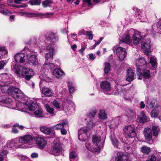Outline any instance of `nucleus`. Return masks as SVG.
Returning a JSON list of instances; mask_svg holds the SVG:
<instances>
[{
    "label": "nucleus",
    "mask_w": 161,
    "mask_h": 161,
    "mask_svg": "<svg viewBox=\"0 0 161 161\" xmlns=\"http://www.w3.org/2000/svg\"><path fill=\"white\" fill-rule=\"evenodd\" d=\"M120 41L128 44H130L131 43V38L130 35L127 33L123 36Z\"/></svg>",
    "instance_id": "27"
},
{
    "label": "nucleus",
    "mask_w": 161,
    "mask_h": 161,
    "mask_svg": "<svg viewBox=\"0 0 161 161\" xmlns=\"http://www.w3.org/2000/svg\"><path fill=\"white\" fill-rule=\"evenodd\" d=\"M8 90L11 92L13 97L21 99L23 97L24 95L21 91L14 86H10Z\"/></svg>",
    "instance_id": "13"
},
{
    "label": "nucleus",
    "mask_w": 161,
    "mask_h": 161,
    "mask_svg": "<svg viewBox=\"0 0 161 161\" xmlns=\"http://www.w3.org/2000/svg\"><path fill=\"white\" fill-rule=\"evenodd\" d=\"M32 43H34V44L36 46L35 47L38 46L41 49L43 48L42 47V46L44 43L43 42H37L36 39L35 38H32Z\"/></svg>",
    "instance_id": "42"
},
{
    "label": "nucleus",
    "mask_w": 161,
    "mask_h": 161,
    "mask_svg": "<svg viewBox=\"0 0 161 161\" xmlns=\"http://www.w3.org/2000/svg\"><path fill=\"white\" fill-rule=\"evenodd\" d=\"M161 111V107L160 106L155 107L151 112V117L154 118L157 117Z\"/></svg>",
    "instance_id": "25"
},
{
    "label": "nucleus",
    "mask_w": 161,
    "mask_h": 161,
    "mask_svg": "<svg viewBox=\"0 0 161 161\" xmlns=\"http://www.w3.org/2000/svg\"><path fill=\"white\" fill-rule=\"evenodd\" d=\"M23 68L22 66L19 64H15L14 66V70L16 74L18 76H20L21 70Z\"/></svg>",
    "instance_id": "30"
},
{
    "label": "nucleus",
    "mask_w": 161,
    "mask_h": 161,
    "mask_svg": "<svg viewBox=\"0 0 161 161\" xmlns=\"http://www.w3.org/2000/svg\"><path fill=\"white\" fill-rule=\"evenodd\" d=\"M33 137L31 135H26L20 137L19 139V146L20 148H25L27 147L26 144H32Z\"/></svg>",
    "instance_id": "3"
},
{
    "label": "nucleus",
    "mask_w": 161,
    "mask_h": 161,
    "mask_svg": "<svg viewBox=\"0 0 161 161\" xmlns=\"http://www.w3.org/2000/svg\"><path fill=\"white\" fill-rule=\"evenodd\" d=\"M126 80L128 81H131L134 80V72L131 69L129 68L126 72Z\"/></svg>",
    "instance_id": "23"
},
{
    "label": "nucleus",
    "mask_w": 161,
    "mask_h": 161,
    "mask_svg": "<svg viewBox=\"0 0 161 161\" xmlns=\"http://www.w3.org/2000/svg\"><path fill=\"white\" fill-rule=\"evenodd\" d=\"M61 133L63 135H65L67 134V131L64 128H62L61 130Z\"/></svg>",
    "instance_id": "63"
},
{
    "label": "nucleus",
    "mask_w": 161,
    "mask_h": 161,
    "mask_svg": "<svg viewBox=\"0 0 161 161\" xmlns=\"http://www.w3.org/2000/svg\"><path fill=\"white\" fill-rule=\"evenodd\" d=\"M123 142L124 143V146L125 149H126L127 151L130 150L132 149V145L131 143H130L128 141L126 140L123 141Z\"/></svg>",
    "instance_id": "40"
},
{
    "label": "nucleus",
    "mask_w": 161,
    "mask_h": 161,
    "mask_svg": "<svg viewBox=\"0 0 161 161\" xmlns=\"http://www.w3.org/2000/svg\"><path fill=\"white\" fill-rule=\"evenodd\" d=\"M1 13L5 15H9L12 14L10 11L7 9H3L1 10Z\"/></svg>",
    "instance_id": "54"
},
{
    "label": "nucleus",
    "mask_w": 161,
    "mask_h": 161,
    "mask_svg": "<svg viewBox=\"0 0 161 161\" xmlns=\"http://www.w3.org/2000/svg\"><path fill=\"white\" fill-rule=\"evenodd\" d=\"M41 131L46 134H50L52 130L51 128L47 127L45 126H42L40 128Z\"/></svg>",
    "instance_id": "33"
},
{
    "label": "nucleus",
    "mask_w": 161,
    "mask_h": 161,
    "mask_svg": "<svg viewBox=\"0 0 161 161\" xmlns=\"http://www.w3.org/2000/svg\"><path fill=\"white\" fill-rule=\"evenodd\" d=\"M120 122V118L117 117L114 119L112 122V126L113 127H116L119 125Z\"/></svg>",
    "instance_id": "37"
},
{
    "label": "nucleus",
    "mask_w": 161,
    "mask_h": 161,
    "mask_svg": "<svg viewBox=\"0 0 161 161\" xmlns=\"http://www.w3.org/2000/svg\"><path fill=\"white\" fill-rule=\"evenodd\" d=\"M103 39V38L101 37L99 39V40H98V41L94 40V41L95 42V44L93 46H91L90 47V48L91 49H94L97 45H99L100 43Z\"/></svg>",
    "instance_id": "49"
},
{
    "label": "nucleus",
    "mask_w": 161,
    "mask_h": 161,
    "mask_svg": "<svg viewBox=\"0 0 161 161\" xmlns=\"http://www.w3.org/2000/svg\"><path fill=\"white\" fill-rule=\"evenodd\" d=\"M11 75L4 73L0 75V86H7L11 83Z\"/></svg>",
    "instance_id": "6"
},
{
    "label": "nucleus",
    "mask_w": 161,
    "mask_h": 161,
    "mask_svg": "<svg viewBox=\"0 0 161 161\" xmlns=\"http://www.w3.org/2000/svg\"><path fill=\"white\" fill-rule=\"evenodd\" d=\"M53 75L58 78H60L62 76L65 75V73L63 70L59 68H56L54 69Z\"/></svg>",
    "instance_id": "24"
},
{
    "label": "nucleus",
    "mask_w": 161,
    "mask_h": 161,
    "mask_svg": "<svg viewBox=\"0 0 161 161\" xmlns=\"http://www.w3.org/2000/svg\"><path fill=\"white\" fill-rule=\"evenodd\" d=\"M97 112L96 110H90L87 114L88 117L90 119L87 124L88 127L86 128H81V133L82 132V135L84 136V138L83 139V141H85L87 138V133L95 125L96 123L93 122L92 119L96 115ZM81 135H82L81 133Z\"/></svg>",
    "instance_id": "2"
},
{
    "label": "nucleus",
    "mask_w": 161,
    "mask_h": 161,
    "mask_svg": "<svg viewBox=\"0 0 161 161\" xmlns=\"http://www.w3.org/2000/svg\"><path fill=\"white\" fill-rule=\"evenodd\" d=\"M156 157L154 154H151L149 156L147 161H156Z\"/></svg>",
    "instance_id": "55"
},
{
    "label": "nucleus",
    "mask_w": 161,
    "mask_h": 161,
    "mask_svg": "<svg viewBox=\"0 0 161 161\" xmlns=\"http://www.w3.org/2000/svg\"><path fill=\"white\" fill-rule=\"evenodd\" d=\"M115 89L116 90L114 91V94L115 95H118L119 93H121V92L123 91L120 86H117Z\"/></svg>",
    "instance_id": "47"
},
{
    "label": "nucleus",
    "mask_w": 161,
    "mask_h": 161,
    "mask_svg": "<svg viewBox=\"0 0 161 161\" xmlns=\"http://www.w3.org/2000/svg\"><path fill=\"white\" fill-rule=\"evenodd\" d=\"M34 116L36 117L41 118L43 117L42 111V109L36 110L34 113Z\"/></svg>",
    "instance_id": "43"
},
{
    "label": "nucleus",
    "mask_w": 161,
    "mask_h": 161,
    "mask_svg": "<svg viewBox=\"0 0 161 161\" xmlns=\"http://www.w3.org/2000/svg\"><path fill=\"white\" fill-rule=\"evenodd\" d=\"M41 3V1L37 0H31L29 2V3L31 5H39Z\"/></svg>",
    "instance_id": "50"
},
{
    "label": "nucleus",
    "mask_w": 161,
    "mask_h": 161,
    "mask_svg": "<svg viewBox=\"0 0 161 161\" xmlns=\"http://www.w3.org/2000/svg\"><path fill=\"white\" fill-rule=\"evenodd\" d=\"M92 141L94 146L95 149L94 151L99 153L103 146V144L101 142V137L98 135H94L92 136Z\"/></svg>",
    "instance_id": "10"
},
{
    "label": "nucleus",
    "mask_w": 161,
    "mask_h": 161,
    "mask_svg": "<svg viewBox=\"0 0 161 161\" xmlns=\"http://www.w3.org/2000/svg\"><path fill=\"white\" fill-rule=\"evenodd\" d=\"M152 129L153 131V134L155 136H157L160 130L159 127L157 125H154L153 126Z\"/></svg>",
    "instance_id": "46"
},
{
    "label": "nucleus",
    "mask_w": 161,
    "mask_h": 161,
    "mask_svg": "<svg viewBox=\"0 0 161 161\" xmlns=\"http://www.w3.org/2000/svg\"><path fill=\"white\" fill-rule=\"evenodd\" d=\"M125 48L121 47H118L117 49V55L119 59L120 60H123L125 57L126 52Z\"/></svg>",
    "instance_id": "18"
},
{
    "label": "nucleus",
    "mask_w": 161,
    "mask_h": 161,
    "mask_svg": "<svg viewBox=\"0 0 161 161\" xmlns=\"http://www.w3.org/2000/svg\"><path fill=\"white\" fill-rule=\"evenodd\" d=\"M19 126V124L16 123L12 127V132L14 134H17L19 133V131L16 128Z\"/></svg>",
    "instance_id": "48"
},
{
    "label": "nucleus",
    "mask_w": 161,
    "mask_h": 161,
    "mask_svg": "<svg viewBox=\"0 0 161 161\" xmlns=\"http://www.w3.org/2000/svg\"><path fill=\"white\" fill-rule=\"evenodd\" d=\"M148 58L149 59V62L151 64L152 67L154 68H156L157 67L156 58L152 56L148 57Z\"/></svg>",
    "instance_id": "34"
},
{
    "label": "nucleus",
    "mask_w": 161,
    "mask_h": 161,
    "mask_svg": "<svg viewBox=\"0 0 161 161\" xmlns=\"http://www.w3.org/2000/svg\"><path fill=\"white\" fill-rule=\"evenodd\" d=\"M8 152L6 150H3L0 153V161H3L4 159L6 157Z\"/></svg>",
    "instance_id": "44"
},
{
    "label": "nucleus",
    "mask_w": 161,
    "mask_h": 161,
    "mask_svg": "<svg viewBox=\"0 0 161 161\" xmlns=\"http://www.w3.org/2000/svg\"><path fill=\"white\" fill-rule=\"evenodd\" d=\"M151 46V41L150 39H146L142 42L141 48L144 51L145 55H148L150 54Z\"/></svg>",
    "instance_id": "5"
},
{
    "label": "nucleus",
    "mask_w": 161,
    "mask_h": 161,
    "mask_svg": "<svg viewBox=\"0 0 161 161\" xmlns=\"http://www.w3.org/2000/svg\"><path fill=\"white\" fill-rule=\"evenodd\" d=\"M147 107L149 108H153L157 102L154 99H149L148 98L147 101Z\"/></svg>",
    "instance_id": "31"
},
{
    "label": "nucleus",
    "mask_w": 161,
    "mask_h": 161,
    "mask_svg": "<svg viewBox=\"0 0 161 161\" xmlns=\"http://www.w3.org/2000/svg\"><path fill=\"white\" fill-rule=\"evenodd\" d=\"M138 119L139 122L143 123L147 121V118L144 113L142 111L138 116Z\"/></svg>",
    "instance_id": "28"
},
{
    "label": "nucleus",
    "mask_w": 161,
    "mask_h": 161,
    "mask_svg": "<svg viewBox=\"0 0 161 161\" xmlns=\"http://www.w3.org/2000/svg\"><path fill=\"white\" fill-rule=\"evenodd\" d=\"M128 159V156L120 152H118L115 157V160L116 161H127Z\"/></svg>",
    "instance_id": "20"
},
{
    "label": "nucleus",
    "mask_w": 161,
    "mask_h": 161,
    "mask_svg": "<svg viewBox=\"0 0 161 161\" xmlns=\"http://www.w3.org/2000/svg\"><path fill=\"white\" fill-rule=\"evenodd\" d=\"M36 146L40 149H43L45 148L47 144L46 140L43 137L38 136L34 138Z\"/></svg>",
    "instance_id": "12"
},
{
    "label": "nucleus",
    "mask_w": 161,
    "mask_h": 161,
    "mask_svg": "<svg viewBox=\"0 0 161 161\" xmlns=\"http://www.w3.org/2000/svg\"><path fill=\"white\" fill-rule=\"evenodd\" d=\"M135 114L136 113L134 111L131 109H128L127 111L126 116L128 120L131 121Z\"/></svg>",
    "instance_id": "29"
},
{
    "label": "nucleus",
    "mask_w": 161,
    "mask_h": 161,
    "mask_svg": "<svg viewBox=\"0 0 161 161\" xmlns=\"http://www.w3.org/2000/svg\"><path fill=\"white\" fill-rule=\"evenodd\" d=\"M143 134L147 141H149L152 139L153 133L151 129L148 127L145 128L143 130Z\"/></svg>",
    "instance_id": "21"
},
{
    "label": "nucleus",
    "mask_w": 161,
    "mask_h": 161,
    "mask_svg": "<svg viewBox=\"0 0 161 161\" xmlns=\"http://www.w3.org/2000/svg\"><path fill=\"white\" fill-rule=\"evenodd\" d=\"M111 71L110 64L109 63L105 64L104 69V73L105 75H108L110 74L109 72Z\"/></svg>",
    "instance_id": "41"
},
{
    "label": "nucleus",
    "mask_w": 161,
    "mask_h": 161,
    "mask_svg": "<svg viewBox=\"0 0 161 161\" xmlns=\"http://www.w3.org/2000/svg\"><path fill=\"white\" fill-rule=\"evenodd\" d=\"M54 14V13L51 12H47L44 14L42 13H33L26 12L25 16L28 17L41 16L44 18H48L53 15Z\"/></svg>",
    "instance_id": "14"
},
{
    "label": "nucleus",
    "mask_w": 161,
    "mask_h": 161,
    "mask_svg": "<svg viewBox=\"0 0 161 161\" xmlns=\"http://www.w3.org/2000/svg\"><path fill=\"white\" fill-rule=\"evenodd\" d=\"M5 63L3 61H0V69H2L4 67Z\"/></svg>",
    "instance_id": "62"
},
{
    "label": "nucleus",
    "mask_w": 161,
    "mask_h": 161,
    "mask_svg": "<svg viewBox=\"0 0 161 161\" xmlns=\"http://www.w3.org/2000/svg\"><path fill=\"white\" fill-rule=\"evenodd\" d=\"M50 62L45 61L44 64L43 65V66L45 68H47V69H53L55 66V64L53 63H51Z\"/></svg>",
    "instance_id": "39"
},
{
    "label": "nucleus",
    "mask_w": 161,
    "mask_h": 161,
    "mask_svg": "<svg viewBox=\"0 0 161 161\" xmlns=\"http://www.w3.org/2000/svg\"><path fill=\"white\" fill-rule=\"evenodd\" d=\"M27 49H29L25 48L24 51L14 56V58L16 62L18 63H23L27 60V54H26V51Z\"/></svg>",
    "instance_id": "9"
},
{
    "label": "nucleus",
    "mask_w": 161,
    "mask_h": 161,
    "mask_svg": "<svg viewBox=\"0 0 161 161\" xmlns=\"http://www.w3.org/2000/svg\"><path fill=\"white\" fill-rule=\"evenodd\" d=\"M42 4L43 7L44 8H46L48 6L49 7L50 6V4L48 3V2H47L46 0L42 2Z\"/></svg>",
    "instance_id": "59"
},
{
    "label": "nucleus",
    "mask_w": 161,
    "mask_h": 161,
    "mask_svg": "<svg viewBox=\"0 0 161 161\" xmlns=\"http://www.w3.org/2000/svg\"><path fill=\"white\" fill-rule=\"evenodd\" d=\"M132 31H134V34L132 36V40L134 45H138L139 42L142 39V36L140 32L137 31L132 29Z\"/></svg>",
    "instance_id": "15"
},
{
    "label": "nucleus",
    "mask_w": 161,
    "mask_h": 161,
    "mask_svg": "<svg viewBox=\"0 0 161 161\" xmlns=\"http://www.w3.org/2000/svg\"><path fill=\"white\" fill-rule=\"evenodd\" d=\"M101 88L103 91L106 93L107 92L110 91L111 89V86L110 82L105 80L102 81L100 83Z\"/></svg>",
    "instance_id": "17"
},
{
    "label": "nucleus",
    "mask_w": 161,
    "mask_h": 161,
    "mask_svg": "<svg viewBox=\"0 0 161 161\" xmlns=\"http://www.w3.org/2000/svg\"><path fill=\"white\" fill-rule=\"evenodd\" d=\"M137 69V74L139 76L138 79H141L142 75L145 79H148L150 77V67L147 65L145 59L140 58L136 61Z\"/></svg>",
    "instance_id": "1"
},
{
    "label": "nucleus",
    "mask_w": 161,
    "mask_h": 161,
    "mask_svg": "<svg viewBox=\"0 0 161 161\" xmlns=\"http://www.w3.org/2000/svg\"><path fill=\"white\" fill-rule=\"evenodd\" d=\"M142 152L144 154L148 155L151 152V149L150 147L146 146H143L141 148Z\"/></svg>",
    "instance_id": "38"
},
{
    "label": "nucleus",
    "mask_w": 161,
    "mask_h": 161,
    "mask_svg": "<svg viewBox=\"0 0 161 161\" xmlns=\"http://www.w3.org/2000/svg\"><path fill=\"white\" fill-rule=\"evenodd\" d=\"M22 74L25 79L28 80L34 75V73L32 69L25 68L22 69Z\"/></svg>",
    "instance_id": "16"
},
{
    "label": "nucleus",
    "mask_w": 161,
    "mask_h": 161,
    "mask_svg": "<svg viewBox=\"0 0 161 161\" xmlns=\"http://www.w3.org/2000/svg\"><path fill=\"white\" fill-rule=\"evenodd\" d=\"M89 59L93 60L95 58V57L94 55L92 53L90 54H89Z\"/></svg>",
    "instance_id": "61"
},
{
    "label": "nucleus",
    "mask_w": 161,
    "mask_h": 161,
    "mask_svg": "<svg viewBox=\"0 0 161 161\" xmlns=\"http://www.w3.org/2000/svg\"><path fill=\"white\" fill-rule=\"evenodd\" d=\"M25 106L29 110L32 111L34 110L37 108V105L33 101L29 100L25 103Z\"/></svg>",
    "instance_id": "22"
},
{
    "label": "nucleus",
    "mask_w": 161,
    "mask_h": 161,
    "mask_svg": "<svg viewBox=\"0 0 161 161\" xmlns=\"http://www.w3.org/2000/svg\"><path fill=\"white\" fill-rule=\"evenodd\" d=\"M86 35L88 36L89 40H92L93 37L92 32V31H88Z\"/></svg>",
    "instance_id": "57"
},
{
    "label": "nucleus",
    "mask_w": 161,
    "mask_h": 161,
    "mask_svg": "<svg viewBox=\"0 0 161 161\" xmlns=\"http://www.w3.org/2000/svg\"><path fill=\"white\" fill-rule=\"evenodd\" d=\"M7 146L8 147L10 148H12L15 147L16 148H20L19 146V144H17L15 143V142L14 140H12L8 141Z\"/></svg>",
    "instance_id": "36"
},
{
    "label": "nucleus",
    "mask_w": 161,
    "mask_h": 161,
    "mask_svg": "<svg viewBox=\"0 0 161 161\" xmlns=\"http://www.w3.org/2000/svg\"><path fill=\"white\" fill-rule=\"evenodd\" d=\"M110 138L114 146L117 147L118 146V142L117 140L115 138L114 135H111L110 136Z\"/></svg>",
    "instance_id": "45"
},
{
    "label": "nucleus",
    "mask_w": 161,
    "mask_h": 161,
    "mask_svg": "<svg viewBox=\"0 0 161 161\" xmlns=\"http://www.w3.org/2000/svg\"><path fill=\"white\" fill-rule=\"evenodd\" d=\"M98 117L100 119L104 120L107 118V114L104 110H100L98 113Z\"/></svg>",
    "instance_id": "35"
},
{
    "label": "nucleus",
    "mask_w": 161,
    "mask_h": 161,
    "mask_svg": "<svg viewBox=\"0 0 161 161\" xmlns=\"http://www.w3.org/2000/svg\"><path fill=\"white\" fill-rule=\"evenodd\" d=\"M26 54L27 56V60L31 64L36 65L38 63V60L37 58L36 53L27 49L26 51Z\"/></svg>",
    "instance_id": "4"
},
{
    "label": "nucleus",
    "mask_w": 161,
    "mask_h": 161,
    "mask_svg": "<svg viewBox=\"0 0 161 161\" xmlns=\"http://www.w3.org/2000/svg\"><path fill=\"white\" fill-rule=\"evenodd\" d=\"M70 93H73L75 91V88L72 85H68Z\"/></svg>",
    "instance_id": "58"
},
{
    "label": "nucleus",
    "mask_w": 161,
    "mask_h": 161,
    "mask_svg": "<svg viewBox=\"0 0 161 161\" xmlns=\"http://www.w3.org/2000/svg\"><path fill=\"white\" fill-rule=\"evenodd\" d=\"M157 28L159 30L161 33V19L157 23Z\"/></svg>",
    "instance_id": "60"
},
{
    "label": "nucleus",
    "mask_w": 161,
    "mask_h": 161,
    "mask_svg": "<svg viewBox=\"0 0 161 161\" xmlns=\"http://www.w3.org/2000/svg\"><path fill=\"white\" fill-rule=\"evenodd\" d=\"M2 99V97H0V102L8 104L10 103L11 101V99L10 98L3 99Z\"/></svg>",
    "instance_id": "53"
},
{
    "label": "nucleus",
    "mask_w": 161,
    "mask_h": 161,
    "mask_svg": "<svg viewBox=\"0 0 161 161\" xmlns=\"http://www.w3.org/2000/svg\"><path fill=\"white\" fill-rule=\"evenodd\" d=\"M42 92L46 96L50 97L53 95L51 90L48 88L44 87L42 90Z\"/></svg>",
    "instance_id": "32"
},
{
    "label": "nucleus",
    "mask_w": 161,
    "mask_h": 161,
    "mask_svg": "<svg viewBox=\"0 0 161 161\" xmlns=\"http://www.w3.org/2000/svg\"><path fill=\"white\" fill-rule=\"evenodd\" d=\"M52 104L57 109L60 108V106L59 103L56 100H54L52 102Z\"/></svg>",
    "instance_id": "51"
},
{
    "label": "nucleus",
    "mask_w": 161,
    "mask_h": 161,
    "mask_svg": "<svg viewBox=\"0 0 161 161\" xmlns=\"http://www.w3.org/2000/svg\"><path fill=\"white\" fill-rule=\"evenodd\" d=\"M47 40L51 45L55 44L59 40V37L56 33L51 32H47L45 35Z\"/></svg>",
    "instance_id": "11"
},
{
    "label": "nucleus",
    "mask_w": 161,
    "mask_h": 161,
    "mask_svg": "<svg viewBox=\"0 0 161 161\" xmlns=\"http://www.w3.org/2000/svg\"><path fill=\"white\" fill-rule=\"evenodd\" d=\"M47 110L50 114H53L54 113V109L53 108L51 107L49 105H47L46 106Z\"/></svg>",
    "instance_id": "52"
},
{
    "label": "nucleus",
    "mask_w": 161,
    "mask_h": 161,
    "mask_svg": "<svg viewBox=\"0 0 161 161\" xmlns=\"http://www.w3.org/2000/svg\"><path fill=\"white\" fill-rule=\"evenodd\" d=\"M140 108H145V105L143 101H141L140 103Z\"/></svg>",
    "instance_id": "64"
},
{
    "label": "nucleus",
    "mask_w": 161,
    "mask_h": 161,
    "mask_svg": "<svg viewBox=\"0 0 161 161\" xmlns=\"http://www.w3.org/2000/svg\"><path fill=\"white\" fill-rule=\"evenodd\" d=\"M68 124V122L67 120L65 119L63 121L62 123L53 126L52 127V128L54 130H59L64 128L65 125Z\"/></svg>",
    "instance_id": "26"
},
{
    "label": "nucleus",
    "mask_w": 161,
    "mask_h": 161,
    "mask_svg": "<svg viewBox=\"0 0 161 161\" xmlns=\"http://www.w3.org/2000/svg\"><path fill=\"white\" fill-rule=\"evenodd\" d=\"M46 49L49 53H47L46 54L45 61L50 62L53 59L54 49L51 46H47Z\"/></svg>",
    "instance_id": "19"
},
{
    "label": "nucleus",
    "mask_w": 161,
    "mask_h": 161,
    "mask_svg": "<svg viewBox=\"0 0 161 161\" xmlns=\"http://www.w3.org/2000/svg\"><path fill=\"white\" fill-rule=\"evenodd\" d=\"M53 144L51 151L52 154L55 156L60 155L63 151L62 145L59 142H55Z\"/></svg>",
    "instance_id": "8"
},
{
    "label": "nucleus",
    "mask_w": 161,
    "mask_h": 161,
    "mask_svg": "<svg viewBox=\"0 0 161 161\" xmlns=\"http://www.w3.org/2000/svg\"><path fill=\"white\" fill-rule=\"evenodd\" d=\"M123 130L126 135L129 138H134L136 136L135 128L133 125H125Z\"/></svg>",
    "instance_id": "7"
},
{
    "label": "nucleus",
    "mask_w": 161,
    "mask_h": 161,
    "mask_svg": "<svg viewBox=\"0 0 161 161\" xmlns=\"http://www.w3.org/2000/svg\"><path fill=\"white\" fill-rule=\"evenodd\" d=\"M69 158L70 159L75 158L77 156V154L75 152H71L69 154Z\"/></svg>",
    "instance_id": "56"
}]
</instances>
